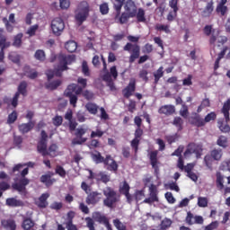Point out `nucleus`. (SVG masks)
I'll use <instances>...</instances> for the list:
<instances>
[{"label":"nucleus","mask_w":230,"mask_h":230,"mask_svg":"<svg viewBox=\"0 0 230 230\" xmlns=\"http://www.w3.org/2000/svg\"><path fill=\"white\" fill-rule=\"evenodd\" d=\"M124 51H128V53H130L128 62L129 64H134L136 60L138 59V64H145L146 60H148V56L144 55L139 58V55H141V47L137 44H132L131 42H128L123 47Z\"/></svg>","instance_id":"f257e3e1"},{"label":"nucleus","mask_w":230,"mask_h":230,"mask_svg":"<svg viewBox=\"0 0 230 230\" xmlns=\"http://www.w3.org/2000/svg\"><path fill=\"white\" fill-rule=\"evenodd\" d=\"M58 68L54 69V75L60 77L64 71H67V69H69L67 66H71L73 62H75L76 57L75 55L59 54L58 56Z\"/></svg>","instance_id":"f03ea898"},{"label":"nucleus","mask_w":230,"mask_h":230,"mask_svg":"<svg viewBox=\"0 0 230 230\" xmlns=\"http://www.w3.org/2000/svg\"><path fill=\"white\" fill-rule=\"evenodd\" d=\"M102 193L106 197L102 201L103 206L109 209H114L116 204L119 202L118 192L112 187H106L102 190Z\"/></svg>","instance_id":"7ed1b4c3"},{"label":"nucleus","mask_w":230,"mask_h":230,"mask_svg":"<svg viewBox=\"0 0 230 230\" xmlns=\"http://www.w3.org/2000/svg\"><path fill=\"white\" fill-rule=\"evenodd\" d=\"M81 190L87 195L85 202L88 206H96L102 200V192L91 191V186L87 182L81 183Z\"/></svg>","instance_id":"20e7f679"},{"label":"nucleus","mask_w":230,"mask_h":230,"mask_svg":"<svg viewBox=\"0 0 230 230\" xmlns=\"http://www.w3.org/2000/svg\"><path fill=\"white\" fill-rule=\"evenodd\" d=\"M30 172V169L24 168L21 172V179L18 182L13 183L12 188L13 190H15L16 191H19V193H22V191H26V186L30 184V179L26 178V175Z\"/></svg>","instance_id":"39448f33"},{"label":"nucleus","mask_w":230,"mask_h":230,"mask_svg":"<svg viewBox=\"0 0 230 230\" xmlns=\"http://www.w3.org/2000/svg\"><path fill=\"white\" fill-rule=\"evenodd\" d=\"M50 28L56 37H60L66 29V23L62 18L57 17L52 20Z\"/></svg>","instance_id":"423d86ee"},{"label":"nucleus","mask_w":230,"mask_h":230,"mask_svg":"<svg viewBox=\"0 0 230 230\" xmlns=\"http://www.w3.org/2000/svg\"><path fill=\"white\" fill-rule=\"evenodd\" d=\"M76 84H70L65 90V96L69 98L70 105L73 107H76V103H78V96L80 95L76 94Z\"/></svg>","instance_id":"0eeeda50"},{"label":"nucleus","mask_w":230,"mask_h":230,"mask_svg":"<svg viewBox=\"0 0 230 230\" xmlns=\"http://www.w3.org/2000/svg\"><path fill=\"white\" fill-rule=\"evenodd\" d=\"M37 151L41 154L43 157L48 155V133L45 130H41L40 138L38 141Z\"/></svg>","instance_id":"6e6552de"},{"label":"nucleus","mask_w":230,"mask_h":230,"mask_svg":"<svg viewBox=\"0 0 230 230\" xmlns=\"http://www.w3.org/2000/svg\"><path fill=\"white\" fill-rule=\"evenodd\" d=\"M134 139L130 142V146L134 150L135 154H137L139 150V143H141V137H143V129L141 128H137L134 133Z\"/></svg>","instance_id":"1a4fd4ad"},{"label":"nucleus","mask_w":230,"mask_h":230,"mask_svg":"<svg viewBox=\"0 0 230 230\" xmlns=\"http://www.w3.org/2000/svg\"><path fill=\"white\" fill-rule=\"evenodd\" d=\"M154 202H159V198L157 197V187L151 184L149 187V198L143 200V204H154Z\"/></svg>","instance_id":"9d476101"},{"label":"nucleus","mask_w":230,"mask_h":230,"mask_svg":"<svg viewBox=\"0 0 230 230\" xmlns=\"http://www.w3.org/2000/svg\"><path fill=\"white\" fill-rule=\"evenodd\" d=\"M87 133V129L80 128L76 129L75 137L72 140V145H84L87 141V137H84Z\"/></svg>","instance_id":"9b49d317"},{"label":"nucleus","mask_w":230,"mask_h":230,"mask_svg":"<svg viewBox=\"0 0 230 230\" xmlns=\"http://www.w3.org/2000/svg\"><path fill=\"white\" fill-rule=\"evenodd\" d=\"M119 191L120 195H124L127 199L128 204H132V195L130 194V185L127 181H124L122 184L119 185Z\"/></svg>","instance_id":"f8f14e48"},{"label":"nucleus","mask_w":230,"mask_h":230,"mask_svg":"<svg viewBox=\"0 0 230 230\" xmlns=\"http://www.w3.org/2000/svg\"><path fill=\"white\" fill-rule=\"evenodd\" d=\"M134 93H136V79L131 78L128 84L122 90V94L124 98L128 99Z\"/></svg>","instance_id":"ddd939ff"},{"label":"nucleus","mask_w":230,"mask_h":230,"mask_svg":"<svg viewBox=\"0 0 230 230\" xmlns=\"http://www.w3.org/2000/svg\"><path fill=\"white\" fill-rule=\"evenodd\" d=\"M75 218V211H68L66 214V219L64 223V226H66V229L67 230H78V226L73 223V220Z\"/></svg>","instance_id":"4468645a"},{"label":"nucleus","mask_w":230,"mask_h":230,"mask_svg":"<svg viewBox=\"0 0 230 230\" xmlns=\"http://www.w3.org/2000/svg\"><path fill=\"white\" fill-rule=\"evenodd\" d=\"M186 223L188 226H193V224H204V217L202 216H193L191 212L187 213V217L185 218Z\"/></svg>","instance_id":"2eb2a0df"},{"label":"nucleus","mask_w":230,"mask_h":230,"mask_svg":"<svg viewBox=\"0 0 230 230\" xmlns=\"http://www.w3.org/2000/svg\"><path fill=\"white\" fill-rule=\"evenodd\" d=\"M92 159L96 164L103 163V164H109V159H111V155H107L106 157L102 155L100 151H95V154H92Z\"/></svg>","instance_id":"dca6fc26"},{"label":"nucleus","mask_w":230,"mask_h":230,"mask_svg":"<svg viewBox=\"0 0 230 230\" xmlns=\"http://www.w3.org/2000/svg\"><path fill=\"white\" fill-rule=\"evenodd\" d=\"M189 123L199 128L200 127H204V119L199 113H192L189 118Z\"/></svg>","instance_id":"f3484780"},{"label":"nucleus","mask_w":230,"mask_h":230,"mask_svg":"<svg viewBox=\"0 0 230 230\" xmlns=\"http://www.w3.org/2000/svg\"><path fill=\"white\" fill-rule=\"evenodd\" d=\"M219 31H217V33H212L210 38H209V44L211 46H215L217 40V44H220L221 46H224V44H226V42H227V37L226 36H218Z\"/></svg>","instance_id":"a211bd4d"},{"label":"nucleus","mask_w":230,"mask_h":230,"mask_svg":"<svg viewBox=\"0 0 230 230\" xmlns=\"http://www.w3.org/2000/svg\"><path fill=\"white\" fill-rule=\"evenodd\" d=\"M157 155H159V151L157 150L149 153L150 164L156 172H159V160L157 159Z\"/></svg>","instance_id":"6ab92c4d"},{"label":"nucleus","mask_w":230,"mask_h":230,"mask_svg":"<svg viewBox=\"0 0 230 230\" xmlns=\"http://www.w3.org/2000/svg\"><path fill=\"white\" fill-rule=\"evenodd\" d=\"M125 11L129 13L131 18L136 17V13L137 12V5H136V3L132 0H128L125 4Z\"/></svg>","instance_id":"aec40b11"},{"label":"nucleus","mask_w":230,"mask_h":230,"mask_svg":"<svg viewBox=\"0 0 230 230\" xmlns=\"http://www.w3.org/2000/svg\"><path fill=\"white\" fill-rule=\"evenodd\" d=\"M35 128V121H29L27 123H22L18 126V130L21 134H28Z\"/></svg>","instance_id":"412c9836"},{"label":"nucleus","mask_w":230,"mask_h":230,"mask_svg":"<svg viewBox=\"0 0 230 230\" xmlns=\"http://www.w3.org/2000/svg\"><path fill=\"white\" fill-rule=\"evenodd\" d=\"M93 218L98 224H102L103 226H109V217L101 212H94Z\"/></svg>","instance_id":"4be33fe9"},{"label":"nucleus","mask_w":230,"mask_h":230,"mask_svg":"<svg viewBox=\"0 0 230 230\" xmlns=\"http://www.w3.org/2000/svg\"><path fill=\"white\" fill-rule=\"evenodd\" d=\"M48 199H49V194L43 193L41 197H40L35 202L36 206H38V208L40 209H45V208H48Z\"/></svg>","instance_id":"5701e85b"},{"label":"nucleus","mask_w":230,"mask_h":230,"mask_svg":"<svg viewBox=\"0 0 230 230\" xmlns=\"http://www.w3.org/2000/svg\"><path fill=\"white\" fill-rule=\"evenodd\" d=\"M159 114H164L165 116H172L175 114V106L173 105H164L158 110Z\"/></svg>","instance_id":"b1692460"},{"label":"nucleus","mask_w":230,"mask_h":230,"mask_svg":"<svg viewBox=\"0 0 230 230\" xmlns=\"http://www.w3.org/2000/svg\"><path fill=\"white\" fill-rule=\"evenodd\" d=\"M230 99H227L226 102H224L223 107L221 109V112L225 117L226 123H229L230 120Z\"/></svg>","instance_id":"393cba45"},{"label":"nucleus","mask_w":230,"mask_h":230,"mask_svg":"<svg viewBox=\"0 0 230 230\" xmlns=\"http://www.w3.org/2000/svg\"><path fill=\"white\" fill-rule=\"evenodd\" d=\"M77 84L79 85L76 84L75 94H82V91L87 87V79L84 77H78Z\"/></svg>","instance_id":"a878e982"},{"label":"nucleus","mask_w":230,"mask_h":230,"mask_svg":"<svg viewBox=\"0 0 230 230\" xmlns=\"http://www.w3.org/2000/svg\"><path fill=\"white\" fill-rule=\"evenodd\" d=\"M33 227H35V221L30 217H23L22 228L23 230H35Z\"/></svg>","instance_id":"bb28decb"},{"label":"nucleus","mask_w":230,"mask_h":230,"mask_svg":"<svg viewBox=\"0 0 230 230\" xmlns=\"http://www.w3.org/2000/svg\"><path fill=\"white\" fill-rule=\"evenodd\" d=\"M6 206L9 208H21L24 206V203L21 199H17L15 198H8L5 201Z\"/></svg>","instance_id":"cd10ccee"},{"label":"nucleus","mask_w":230,"mask_h":230,"mask_svg":"<svg viewBox=\"0 0 230 230\" xmlns=\"http://www.w3.org/2000/svg\"><path fill=\"white\" fill-rule=\"evenodd\" d=\"M75 21L78 22L79 26H82L85 21H87V17H89V13H84L83 11H78L77 13H75Z\"/></svg>","instance_id":"c85d7f7f"},{"label":"nucleus","mask_w":230,"mask_h":230,"mask_svg":"<svg viewBox=\"0 0 230 230\" xmlns=\"http://www.w3.org/2000/svg\"><path fill=\"white\" fill-rule=\"evenodd\" d=\"M104 166H108L107 170H109V172H114V173L118 172V163L116 160L112 159L111 155H110V159H108V164H104Z\"/></svg>","instance_id":"c756f323"},{"label":"nucleus","mask_w":230,"mask_h":230,"mask_svg":"<svg viewBox=\"0 0 230 230\" xmlns=\"http://www.w3.org/2000/svg\"><path fill=\"white\" fill-rule=\"evenodd\" d=\"M51 177H53V172H49L47 174L41 175L40 181L46 186H52L53 180L51 179Z\"/></svg>","instance_id":"7c9ffc66"},{"label":"nucleus","mask_w":230,"mask_h":230,"mask_svg":"<svg viewBox=\"0 0 230 230\" xmlns=\"http://www.w3.org/2000/svg\"><path fill=\"white\" fill-rule=\"evenodd\" d=\"M3 31H4V30L0 29V48L4 51L6 48H10L12 43L10 41H6V36L3 34Z\"/></svg>","instance_id":"2f4dec72"},{"label":"nucleus","mask_w":230,"mask_h":230,"mask_svg":"<svg viewBox=\"0 0 230 230\" xmlns=\"http://www.w3.org/2000/svg\"><path fill=\"white\" fill-rule=\"evenodd\" d=\"M213 159H215L216 161H221L222 157L224 155V151L222 150V148L218 147V148H214L210 151L209 154Z\"/></svg>","instance_id":"473e14b6"},{"label":"nucleus","mask_w":230,"mask_h":230,"mask_svg":"<svg viewBox=\"0 0 230 230\" xmlns=\"http://www.w3.org/2000/svg\"><path fill=\"white\" fill-rule=\"evenodd\" d=\"M28 83H26V81H22L20 83V84L18 85V91L16 92V93H19V96H27L28 94Z\"/></svg>","instance_id":"72a5a7b5"},{"label":"nucleus","mask_w":230,"mask_h":230,"mask_svg":"<svg viewBox=\"0 0 230 230\" xmlns=\"http://www.w3.org/2000/svg\"><path fill=\"white\" fill-rule=\"evenodd\" d=\"M61 84H62L61 80H56L53 82L45 83V88L48 89L49 91H55V89H58V87H60Z\"/></svg>","instance_id":"f704fd0d"},{"label":"nucleus","mask_w":230,"mask_h":230,"mask_svg":"<svg viewBox=\"0 0 230 230\" xmlns=\"http://www.w3.org/2000/svg\"><path fill=\"white\" fill-rule=\"evenodd\" d=\"M217 145L221 148H227V146H229V140L227 139V137L222 135L219 136L217 140Z\"/></svg>","instance_id":"c9c22d12"},{"label":"nucleus","mask_w":230,"mask_h":230,"mask_svg":"<svg viewBox=\"0 0 230 230\" xmlns=\"http://www.w3.org/2000/svg\"><path fill=\"white\" fill-rule=\"evenodd\" d=\"M58 146L57 144H51L49 148L47 149V155L50 157H57L58 155Z\"/></svg>","instance_id":"e433bc0d"},{"label":"nucleus","mask_w":230,"mask_h":230,"mask_svg":"<svg viewBox=\"0 0 230 230\" xmlns=\"http://www.w3.org/2000/svg\"><path fill=\"white\" fill-rule=\"evenodd\" d=\"M77 48H78V45L76 41H74V40L67 41L65 44V49H66V51H68V53H75Z\"/></svg>","instance_id":"4c0bfd02"},{"label":"nucleus","mask_w":230,"mask_h":230,"mask_svg":"<svg viewBox=\"0 0 230 230\" xmlns=\"http://www.w3.org/2000/svg\"><path fill=\"white\" fill-rule=\"evenodd\" d=\"M172 124L176 127L178 132H181L182 130L183 125H184V120L181 117H175L172 122Z\"/></svg>","instance_id":"58836bf2"},{"label":"nucleus","mask_w":230,"mask_h":230,"mask_svg":"<svg viewBox=\"0 0 230 230\" xmlns=\"http://www.w3.org/2000/svg\"><path fill=\"white\" fill-rule=\"evenodd\" d=\"M215 7L213 6V2H208L202 13L203 17H210L213 13Z\"/></svg>","instance_id":"ea45409f"},{"label":"nucleus","mask_w":230,"mask_h":230,"mask_svg":"<svg viewBox=\"0 0 230 230\" xmlns=\"http://www.w3.org/2000/svg\"><path fill=\"white\" fill-rule=\"evenodd\" d=\"M136 17H137V22H146V17L145 16V9L138 8L136 13Z\"/></svg>","instance_id":"a19ab883"},{"label":"nucleus","mask_w":230,"mask_h":230,"mask_svg":"<svg viewBox=\"0 0 230 230\" xmlns=\"http://www.w3.org/2000/svg\"><path fill=\"white\" fill-rule=\"evenodd\" d=\"M88 148L90 150H94L96 148H102V142L96 138H93L91 141L88 142L87 144Z\"/></svg>","instance_id":"79ce46f5"},{"label":"nucleus","mask_w":230,"mask_h":230,"mask_svg":"<svg viewBox=\"0 0 230 230\" xmlns=\"http://www.w3.org/2000/svg\"><path fill=\"white\" fill-rule=\"evenodd\" d=\"M85 109L86 111H88L90 114H93V115L98 114V105H96L95 103H93V102L86 103Z\"/></svg>","instance_id":"37998d69"},{"label":"nucleus","mask_w":230,"mask_h":230,"mask_svg":"<svg viewBox=\"0 0 230 230\" xmlns=\"http://www.w3.org/2000/svg\"><path fill=\"white\" fill-rule=\"evenodd\" d=\"M164 68L163 66H160L155 73V84H159V80L164 76V71H163Z\"/></svg>","instance_id":"c03bdc74"},{"label":"nucleus","mask_w":230,"mask_h":230,"mask_svg":"<svg viewBox=\"0 0 230 230\" xmlns=\"http://www.w3.org/2000/svg\"><path fill=\"white\" fill-rule=\"evenodd\" d=\"M216 184L220 190H224V175H222V172H217L216 173Z\"/></svg>","instance_id":"a18cd8bd"},{"label":"nucleus","mask_w":230,"mask_h":230,"mask_svg":"<svg viewBox=\"0 0 230 230\" xmlns=\"http://www.w3.org/2000/svg\"><path fill=\"white\" fill-rule=\"evenodd\" d=\"M216 161L210 155H206L204 163L208 170H213V162Z\"/></svg>","instance_id":"49530a36"},{"label":"nucleus","mask_w":230,"mask_h":230,"mask_svg":"<svg viewBox=\"0 0 230 230\" xmlns=\"http://www.w3.org/2000/svg\"><path fill=\"white\" fill-rule=\"evenodd\" d=\"M172 219L165 217L164 220H162L160 224V229L167 230L168 228L172 227Z\"/></svg>","instance_id":"de8ad7c7"},{"label":"nucleus","mask_w":230,"mask_h":230,"mask_svg":"<svg viewBox=\"0 0 230 230\" xmlns=\"http://www.w3.org/2000/svg\"><path fill=\"white\" fill-rule=\"evenodd\" d=\"M22 33H18L14 36L13 42V46H14V48H21V46H22Z\"/></svg>","instance_id":"09e8293b"},{"label":"nucleus","mask_w":230,"mask_h":230,"mask_svg":"<svg viewBox=\"0 0 230 230\" xmlns=\"http://www.w3.org/2000/svg\"><path fill=\"white\" fill-rule=\"evenodd\" d=\"M34 58H36V60H40V62H44L46 60V52L42 49L36 50Z\"/></svg>","instance_id":"8fccbe9b"},{"label":"nucleus","mask_w":230,"mask_h":230,"mask_svg":"<svg viewBox=\"0 0 230 230\" xmlns=\"http://www.w3.org/2000/svg\"><path fill=\"white\" fill-rule=\"evenodd\" d=\"M78 12L89 13V3L87 1H82L77 5Z\"/></svg>","instance_id":"3c124183"},{"label":"nucleus","mask_w":230,"mask_h":230,"mask_svg":"<svg viewBox=\"0 0 230 230\" xmlns=\"http://www.w3.org/2000/svg\"><path fill=\"white\" fill-rule=\"evenodd\" d=\"M191 154H195V144L190 143L188 145L187 149L183 153L184 157H190Z\"/></svg>","instance_id":"603ef678"},{"label":"nucleus","mask_w":230,"mask_h":230,"mask_svg":"<svg viewBox=\"0 0 230 230\" xmlns=\"http://www.w3.org/2000/svg\"><path fill=\"white\" fill-rule=\"evenodd\" d=\"M179 0H171L169 1V6L170 8L172 9L173 14L176 17L177 16V12H179Z\"/></svg>","instance_id":"864d4df0"},{"label":"nucleus","mask_w":230,"mask_h":230,"mask_svg":"<svg viewBox=\"0 0 230 230\" xmlns=\"http://www.w3.org/2000/svg\"><path fill=\"white\" fill-rule=\"evenodd\" d=\"M18 114L16 111H13L8 115L7 123L8 125H13L14 121H17Z\"/></svg>","instance_id":"5fc2aeb1"},{"label":"nucleus","mask_w":230,"mask_h":230,"mask_svg":"<svg viewBox=\"0 0 230 230\" xmlns=\"http://www.w3.org/2000/svg\"><path fill=\"white\" fill-rule=\"evenodd\" d=\"M132 18V16L130 15V13H122L119 21L120 22V24H127V22H128V20Z\"/></svg>","instance_id":"6e6d98bb"},{"label":"nucleus","mask_w":230,"mask_h":230,"mask_svg":"<svg viewBox=\"0 0 230 230\" xmlns=\"http://www.w3.org/2000/svg\"><path fill=\"white\" fill-rule=\"evenodd\" d=\"M190 115V111L188 110V106L186 104H182L181 109L180 110V116L184 118V119H188V116Z\"/></svg>","instance_id":"4d7b16f0"},{"label":"nucleus","mask_w":230,"mask_h":230,"mask_svg":"<svg viewBox=\"0 0 230 230\" xmlns=\"http://www.w3.org/2000/svg\"><path fill=\"white\" fill-rule=\"evenodd\" d=\"M138 76L146 84L148 83V80H149V78H148V70H146V69L140 70L139 74H138Z\"/></svg>","instance_id":"13d9d810"},{"label":"nucleus","mask_w":230,"mask_h":230,"mask_svg":"<svg viewBox=\"0 0 230 230\" xmlns=\"http://www.w3.org/2000/svg\"><path fill=\"white\" fill-rule=\"evenodd\" d=\"M208 200L207 197H199L198 198V206L199 208H208Z\"/></svg>","instance_id":"bf43d9fd"},{"label":"nucleus","mask_w":230,"mask_h":230,"mask_svg":"<svg viewBox=\"0 0 230 230\" xmlns=\"http://www.w3.org/2000/svg\"><path fill=\"white\" fill-rule=\"evenodd\" d=\"M155 30H157V31H164V33L172 32V31H170V25L157 24Z\"/></svg>","instance_id":"052dcab7"},{"label":"nucleus","mask_w":230,"mask_h":230,"mask_svg":"<svg viewBox=\"0 0 230 230\" xmlns=\"http://www.w3.org/2000/svg\"><path fill=\"white\" fill-rule=\"evenodd\" d=\"M4 226L5 229H9V230H16L17 229V225L15 224V221H13V220H7Z\"/></svg>","instance_id":"680f3d73"},{"label":"nucleus","mask_w":230,"mask_h":230,"mask_svg":"<svg viewBox=\"0 0 230 230\" xmlns=\"http://www.w3.org/2000/svg\"><path fill=\"white\" fill-rule=\"evenodd\" d=\"M113 226L118 230H127V226H125L123 223H121V221H119V219H114Z\"/></svg>","instance_id":"e2e57ef3"},{"label":"nucleus","mask_w":230,"mask_h":230,"mask_svg":"<svg viewBox=\"0 0 230 230\" xmlns=\"http://www.w3.org/2000/svg\"><path fill=\"white\" fill-rule=\"evenodd\" d=\"M113 226L118 230H127V226H125L123 223H121V221H119V219H114Z\"/></svg>","instance_id":"0e129e2a"},{"label":"nucleus","mask_w":230,"mask_h":230,"mask_svg":"<svg viewBox=\"0 0 230 230\" xmlns=\"http://www.w3.org/2000/svg\"><path fill=\"white\" fill-rule=\"evenodd\" d=\"M86 222V227H88L89 230H96V227L94 226V220L92 217H85Z\"/></svg>","instance_id":"69168bd1"},{"label":"nucleus","mask_w":230,"mask_h":230,"mask_svg":"<svg viewBox=\"0 0 230 230\" xmlns=\"http://www.w3.org/2000/svg\"><path fill=\"white\" fill-rule=\"evenodd\" d=\"M145 197V190H136L135 191V200L136 202H139V200H143V198Z\"/></svg>","instance_id":"338daca9"},{"label":"nucleus","mask_w":230,"mask_h":230,"mask_svg":"<svg viewBox=\"0 0 230 230\" xmlns=\"http://www.w3.org/2000/svg\"><path fill=\"white\" fill-rule=\"evenodd\" d=\"M218 226H220V224L218 223V221H213L211 222L209 225L206 226L204 227V230H215V229H218Z\"/></svg>","instance_id":"774afa93"}]
</instances>
